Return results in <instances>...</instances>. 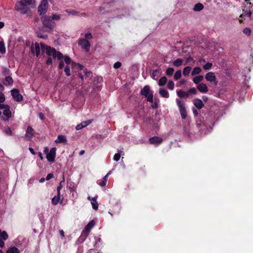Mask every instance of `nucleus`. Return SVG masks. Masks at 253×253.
<instances>
[{
	"label": "nucleus",
	"instance_id": "obj_8",
	"mask_svg": "<svg viewBox=\"0 0 253 253\" xmlns=\"http://www.w3.org/2000/svg\"><path fill=\"white\" fill-rule=\"evenodd\" d=\"M11 94L14 100L17 102H20L23 99L22 95L20 94L19 90L18 89H12L11 90Z\"/></svg>",
	"mask_w": 253,
	"mask_h": 253
},
{
	"label": "nucleus",
	"instance_id": "obj_35",
	"mask_svg": "<svg viewBox=\"0 0 253 253\" xmlns=\"http://www.w3.org/2000/svg\"><path fill=\"white\" fill-rule=\"evenodd\" d=\"M191 70V67L190 66L185 67L183 70V75L185 76H188Z\"/></svg>",
	"mask_w": 253,
	"mask_h": 253
},
{
	"label": "nucleus",
	"instance_id": "obj_20",
	"mask_svg": "<svg viewBox=\"0 0 253 253\" xmlns=\"http://www.w3.org/2000/svg\"><path fill=\"white\" fill-rule=\"evenodd\" d=\"M160 95L165 98H169V93L168 90L164 88H160L159 91Z\"/></svg>",
	"mask_w": 253,
	"mask_h": 253
},
{
	"label": "nucleus",
	"instance_id": "obj_63",
	"mask_svg": "<svg viewBox=\"0 0 253 253\" xmlns=\"http://www.w3.org/2000/svg\"><path fill=\"white\" fill-rule=\"evenodd\" d=\"M186 63H190V62H194V60L193 59V58L190 56H189L188 57H187L186 59Z\"/></svg>",
	"mask_w": 253,
	"mask_h": 253
},
{
	"label": "nucleus",
	"instance_id": "obj_27",
	"mask_svg": "<svg viewBox=\"0 0 253 253\" xmlns=\"http://www.w3.org/2000/svg\"><path fill=\"white\" fill-rule=\"evenodd\" d=\"M167 81H168V80H167V77H166L165 76L161 78L158 82L159 85L161 86H164L167 83Z\"/></svg>",
	"mask_w": 253,
	"mask_h": 253
},
{
	"label": "nucleus",
	"instance_id": "obj_30",
	"mask_svg": "<svg viewBox=\"0 0 253 253\" xmlns=\"http://www.w3.org/2000/svg\"><path fill=\"white\" fill-rule=\"evenodd\" d=\"M0 237L1 239L4 241L7 240L8 238V235L5 231H1L0 233Z\"/></svg>",
	"mask_w": 253,
	"mask_h": 253
},
{
	"label": "nucleus",
	"instance_id": "obj_55",
	"mask_svg": "<svg viewBox=\"0 0 253 253\" xmlns=\"http://www.w3.org/2000/svg\"><path fill=\"white\" fill-rule=\"evenodd\" d=\"M121 65H122V63L118 61V62H116V63H115V64H114L113 67L115 69H118L121 67Z\"/></svg>",
	"mask_w": 253,
	"mask_h": 253
},
{
	"label": "nucleus",
	"instance_id": "obj_7",
	"mask_svg": "<svg viewBox=\"0 0 253 253\" xmlns=\"http://www.w3.org/2000/svg\"><path fill=\"white\" fill-rule=\"evenodd\" d=\"M205 79L207 81L213 83L214 85H217V82L214 73L212 72H208L205 75Z\"/></svg>",
	"mask_w": 253,
	"mask_h": 253
},
{
	"label": "nucleus",
	"instance_id": "obj_45",
	"mask_svg": "<svg viewBox=\"0 0 253 253\" xmlns=\"http://www.w3.org/2000/svg\"><path fill=\"white\" fill-rule=\"evenodd\" d=\"M36 34L37 37L39 38L46 39L48 37L47 35L42 34L40 32H37Z\"/></svg>",
	"mask_w": 253,
	"mask_h": 253
},
{
	"label": "nucleus",
	"instance_id": "obj_18",
	"mask_svg": "<svg viewBox=\"0 0 253 253\" xmlns=\"http://www.w3.org/2000/svg\"><path fill=\"white\" fill-rule=\"evenodd\" d=\"M51 55L52 56V57L54 59L57 58V59L58 60H61L62 58H63V57H64L62 53L59 51H57L55 49L54 50H53V51Z\"/></svg>",
	"mask_w": 253,
	"mask_h": 253
},
{
	"label": "nucleus",
	"instance_id": "obj_12",
	"mask_svg": "<svg viewBox=\"0 0 253 253\" xmlns=\"http://www.w3.org/2000/svg\"><path fill=\"white\" fill-rule=\"evenodd\" d=\"M34 129L31 126H28L26 131L25 137L28 140H30L33 136H34Z\"/></svg>",
	"mask_w": 253,
	"mask_h": 253
},
{
	"label": "nucleus",
	"instance_id": "obj_56",
	"mask_svg": "<svg viewBox=\"0 0 253 253\" xmlns=\"http://www.w3.org/2000/svg\"><path fill=\"white\" fill-rule=\"evenodd\" d=\"M85 38L86 39H92V36L91 35V33L89 32H88L85 34Z\"/></svg>",
	"mask_w": 253,
	"mask_h": 253
},
{
	"label": "nucleus",
	"instance_id": "obj_59",
	"mask_svg": "<svg viewBox=\"0 0 253 253\" xmlns=\"http://www.w3.org/2000/svg\"><path fill=\"white\" fill-rule=\"evenodd\" d=\"M9 71H10V70H9L8 68H4L3 69V71H2V74H3V75L5 76V75H8V74H9Z\"/></svg>",
	"mask_w": 253,
	"mask_h": 253
},
{
	"label": "nucleus",
	"instance_id": "obj_37",
	"mask_svg": "<svg viewBox=\"0 0 253 253\" xmlns=\"http://www.w3.org/2000/svg\"><path fill=\"white\" fill-rule=\"evenodd\" d=\"M72 67L75 68L76 67H78L80 71L84 70V66L79 63H76L75 62H72Z\"/></svg>",
	"mask_w": 253,
	"mask_h": 253
},
{
	"label": "nucleus",
	"instance_id": "obj_54",
	"mask_svg": "<svg viewBox=\"0 0 253 253\" xmlns=\"http://www.w3.org/2000/svg\"><path fill=\"white\" fill-rule=\"evenodd\" d=\"M4 132L9 135H12V131L11 129L9 127H7L4 130Z\"/></svg>",
	"mask_w": 253,
	"mask_h": 253
},
{
	"label": "nucleus",
	"instance_id": "obj_60",
	"mask_svg": "<svg viewBox=\"0 0 253 253\" xmlns=\"http://www.w3.org/2000/svg\"><path fill=\"white\" fill-rule=\"evenodd\" d=\"M101 85H97L93 87V90L94 91H99L101 89Z\"/></svg>",
	"mask_w": 253,
	"mask_h": 253
},
{
	"label": "nucleus",
	"instance_id": "obj_16",
	"mask_svg": "<svg viewBox=\"0 0 253 253\" xmlns=\"http://www.w3.org/2000/svg\"><path fill=\"white\" fill-rule=\"evenodd\" d=\"M193 104L198 109H202L204 106L202 100L199 98L195 99L193 101Z\"/></svg>",
	"mask_w": 253,
	"mask_h": 253
},
{
	"label": "nucleus",
	"instance_id": "obj_28",
	"mask_svg": "<svg viewBox=\"0 0 253 253\" xmlns=\"http://www.w3.org/2000/svg\"><path fill=\"white\" fill-rule=\"evenodd\" d=\"M3 115L6 116L7 118H9L11 117V111L9 109V106L7 107L5 109H4L3 112Z\"/></svg>",
	"mask_w": 253,
	"mask_h": 253
},
{
	"label": "nucleus",
	"instance_id": "obj_23",
	"mask_svg": "<svg viewBox=\"0 0 253 253\" xmlns=\"http://www.w3.org/2000/svg\"><path fill=\"white\" fill-rule=\"evenodd\" d=\"M95 225V222L92 220L85 227V231L87 232H90L91 229Z\"/></svg>",
	"mask_w": 253,
	"mask_h": 253
},
{
	"label": "nucleus",
	"instance_id": "obj_50",
	"mask_svg": "<svg viewBox=\"0 0 253 253\" xmlns=\"http://www.w3.org/2000/svg\"><path fill=\"white\" fill-rule=\"evenodd\" d=\"M48 17H49L50 19L52 21H53V20H57L60 19V15H57V14H53L51 16H48Z\"/></svg>",
	"mask_w": 253,
	"mask_h": 253
},
{
	"label": "nucleus",
	"instance_id": "obj_40",
	"mask_svg": "<svg viewBox=\"0 0 253 253\" xmlns=\"http://www.w3.org/2000/svg\"><path fill=\"white\" fill-rule=\"evenodd\" d=\"M181 77V72L180 70H177L174 74V79L175 80H178Z\"/></svg>",
	"mask_w": 253,
	"mask_h": 253
},
{
	"label": "nucleus",
	"instance_id": "obj_13",
	"mask_svg": "<svg viewBox=\"0 0 253 253\" xmlns=\"http://www.w3.org/2000/svg\"><path fill=\"white\" fill-rule=\"evenodd\" d=\"M163 141V139L158 136H153L149 139V142L151 144L158 145L161 144Z\"/></svg>",
	"mask_w": 253,
	"mask_h": 253
},
{
	"label": "nucleus",
	"instance_id": "obj_58",
	"mask_svg": "<svg viewBox=\"0 0 253 253\" xmlns=\"http://www.w3.org/2000/svg\"><path fill=\"white\" fill-rule=\"evenodd\" d=\"M53 177H54V174L52 173H49L47 175V176L46 177V180H49Z\"/></svg>",
	"mask_w": 253,
	"mask_h": 253
},
{
	"label": "nucleus",
	"instance_id": "obj_6",
	"mask_svg": "<svg viewBox=\"0 0 253 253\" xmlns=\"http://www.w3.org/2000/svg\"><path fill=\"white\" fill-rule=\"evenodd\" d=\"M47 4V0H42L41 1L40 5L38 7V12L40 15H42L46 12Z\"/></svg>",
	"mask_w": 253,
	"mask_h": 253
},
{
	"label": "nucleus",
	"instance_id": "obj_32",
	"mask_svg": "<svg viewBox=\"0 0 253 253\" xmlns=\"http://www.w3.org/2000/svg\"><path fill=\"white\" fill-rule=\"evenodd\" d=\"M6 52L5 44L3 41L0 42V52L4 54Z\"/></svg>",
	"mask_w": 253,
	"mask_h": 253
},
{
	"label": "nucleus",
	"instance_id": "obj_26",
	"mask_svg": "<svg viewBox=\"0 0 253 253\" xmlns=\"http://www.w3.org/2000/svg\"><path fill=\"white\" fill-rule=\"evenodd\" d=\"M204 77L202 75H199L194 77L193 79V81L195 84H198L200 82L203 81Z\"/></svg>",
	"mask_w": 253,
	"mask_h": 253
},
{
	"label": "nucleus",
	"instance_id": "obj_34",
	"mask_svg": "<svg viewBox=\"0 0 253 253\" xmlns=\"http://www.w3.org/2000/svg\"><path fill=\"white\" fill-rule=\"evenodd\" d=\"M243 11H244V13L243 14H241L240 16V18H242L243 16H244V17L247 16V17H251V16L252 15V12H251V10H250V9L246 10H243Z\"/></svg>",
	"mask_w": 253,
	"mask_h": 253
},
{
	"label": "nucleus",
	"instance_id": "obj_17",
	"mask_svg": "<svg viewBox=\"0 0 253 253\" xmlns=\"http://www.w3.org/2000/svg\"><path fill=\"white\" fill-rule=\"evenodd\" d=\"M96 198V197L91 198L90 196L87 197L88 200L91 201L92 207L95 210H97L98 208V205L97 203Z\"/></svg>",
	"mask_w": 253,
	"mask_h": 253
},
{
	"label": "nucleus",
	"instance_id": "obj_4",
	"mask_svg": "<svg viewBox=\"0 0 253 253\" xmlns=\"http://www.w3.org/2000/svg\"><path fill=\"white\" fill-rule=\"evenodd\" d=\"M78 44L83 49H84L85 51L88 52L89 51L91 45L87 40L84 39H79L78 40Z\"/></svg>",
	"mask_w": 253,
	"mask_h": 253
},
{
	"label": "nucleus",
	"instance_id": "obj_31",
	"mask_svg": "<svg viewBox=\"0 0 253 253\" xmlns=\"http://www.w3.org/2000/svg\"><path fill=\"white\" fill-rule=\"evenodd\" d=\"M84 72L85 79H90L92 77V73L90 71L87 70L86 68L84 70Z\"/></svg>",
	"mask_w": 253,
	"mask_h": 253
},
{
	"label": "nucleus",
	"instance_id": "obj_53",
	"mask_svg": "<svg viewBox=\"0 0 253 253\" xmlns=\"http://www.w3.org/2000/svg\"><path fill=\"white\" fill-rule=\"evenodd\" d=\"M92 121L91 120H87L86 121L83 122L81 123L83 126V128L86 126L88 125H89L91 123Z\"/></svg>",
	"mask_w": 253,
	"mask_h": 253
},
{
	"label": "nucleus",
	"instance_id": "obj_25",
	"mask_svg": "<svg viewBox=\"0 0 253 253\" xmlns=\"http://www.w3.org/2000/svg\"><path fill=\"white\" fill-rule=\"evenodd\" d=\"M7 253H20L19 250L16 247L9 248L7 251Z\"/></svg>",
	"mask_w": 253,
	"mask_h": 253
},
{
	"label": "nucleus",
	"instance_id": "obj_33",
	"mask_svg": "<svg viewBox=\"0 0 253 253\" xmlns=\"http://www.w3.org/2000/svg\"><path fill=\"white\" fill-rule=\"evenodd\" d=\"M121 211V206L118 205L116 204L114 206V208L113 210L114 213L116 214H119Z\"/></svg>",
	"mask_w": 253,
	"mask_h": 253
},
{
	"label": "nucleus",
	"instance_id": "obj_48",
	"mask_svg": "<svg viewBox=\"0 0 253 253\" xmlns=\"http://www.w3.org/2000/svg\"><path fill=\"white\" fill-rule=\"evenodd\" d=\"M64 181H65V180H64V178H63V180H62V181H61L60 182V183H59V185L58 186V187H57V193H58L59 194H60V191H61V189H62V188H63V186H62V183L63 182H64Z\"/></svg>",
	"mask_w": 253,
	"mask_h": 253
},
{
	"label": "nucleus",
	"instance_id": "obj_47",
	"mask_svg": "<svg viewBox=\"0 0 253 253\" xmlns=\"http://www.w3.org/2000/svg\"><path fill=\"white\" fill-rule=\"evenodd\" d=\"M188 95H189V94H196L197 93V90L194 87H192V88H190L188 90Z\"/></svg>",
	"mask_w": 253,
	"mask_h": 253
},
{
	"label": "nucleus",
	"instance_id": "obj_52",
	"mask_svg": "<svg viewBox=\"0 0 253 253\" xmlns=\"http://www.w3.org/2000/svg\"><path fill=\"white\" fill-rule=\"evenodd\" d=\"M159 72V70H153L152 73L151 75V78L153 79H155V77L157 75Z\"/></svg>",
	"mask_w": 253,
	"mask_h": 253
},
{
	"label": "nucleus",
	"instance_id": "obj_24",
	"mask_svg": "<svg viewBox=\"0 0 253 253\" xmlns=\"http://www.w3.org/2000/svg\"><path fill=\"white\" fill-rule=\"evenodd\" d=\"M203 8H204L203 4L199 2V3H197L195 4V5L193 8V10L194 11H200L202 10H203Z\"/></svg>",
	"mask_w": 253,
	"mask_h": 253
},
{
	"label": "nucleus",
	"instance_id": "obj_14",
	"mask_svg": "<svg viewBox=\"0 0 253 253\" xmlns=\"http://www.w3.org/2000/svg\"><path fill=\"white\" fill-rule=\"evenodd\" d=\"M33 0H21L16 2V4L19 5L20 6L28 7V5L32 4Z\"/></svg>",
	"mask_w": 253,
	"mask_h": 253
},
{
	"label": "nucleus",
	"instance_id": "obj_10",
	"mask_svg": "<svg viewBox=\"0 0 253 253\" xmlns=\"http://www.w3.org/2000/svg\"><path fill=\"white\" fill-rule=\"evenodd\" d=\"M40 44L41 46L42 51H43V52H45L46 53V55L48 56L51 55V54L53 51V50L55 49L54 48H52L49 46L44 45V44H43L42 43H41Z\"/></svg>",
	"mask_w": 253,
	"mask_h": 253
},
{
	"label": "nucleus",
	"instance_id": "obj_44",
	"mask_svg": "<svg viewBox=\"0 0 253 253\" xmlns=\"http://www.w3.org/2000/svg\"><path fill=\"white\" fill-rule=\"evenodd\" d=\"M64 72L65 73V74L67 76H70L71 75V71L70 67L69 65H66L65 69H64Z\"/></svg>",
	"mask_w": 253,
	"mask_h": 253
},
{
	"label": "nucleus",
	"instance_id": "obj_29",
	"mask_svg": "<svg viewBox=\"0 0 253 253\" xmlns=\"http://www.w3.org/2000/svg\"><path fill=\"white\" fill-rule=\"evenodd\" d=\"M183 62V60L181 58H178L173 62V65L175 67H178L180 66Z\"/></svg>",
	"mask_w": 253,
	"mask_h": 253
},
{
	"label": "nucleus",
	"instance_id": "obj_1",
	"mask_svg": "<svg viewBox=\"0 0 253 253\" xmlns=\"http://www.w3.org/2000/svg\"><path fill=\"white\" fill-rule=\"evenodd\" d=\"M43 27L42 28H46L45 32H49L53 30L55 27L56 24L55 22L50 19V18L47 16H43L41 18Z\"/></svg>",
	"mask_w": 253,
	"mask_h": 253
},
{
	"label": "nucleus",
	"instance_id": "obj_2",
	"mask_svg": "<svg viewBox=\"0 0 253 253\" xmlns=\"http://www.w3.org/2000/svg\"><path fill=\"white\" fill-rule=\"evenodd\" d=\"M140 94L142 96L147 98V101L151 103L153 102V91L151 90L149 85H145L143 88L141 89Z\"/></svg>",
	"mask_w": 253,
	"mask_h": 253
},
{
	"label": "nucleus",
	"instance_id": "obj_36",
	"mask_svg": "<svg viewBox=\"0 0 253 253\" xmlns=\"http://www.w3.org/2000/svg\"><path fill=\"white\" fill-rule=\"evenodd\" d=\"M202 70L200 68V67H195L192 72V73H191V75L192 76H195L196 75H198L199 74V73H200V72H201Z\"/></svg>",
	"mask_w": 253,
	"mask_h": 253
},
{
	"label": "nucleus",
	"instance_id": "obj_22",
	"mask_svg": "<svg viewBox=\"0 0 253 253\" xmlns=\"http://www.w3.org/2000/svg\"><path fill=\"white\" fill-rule=\"evenodd\" d=\"M60 194H59L57 193V195L53 197L51 199V203L53 205H57L60 201Z\"/></svg>",
	"mask_w": 253,
	"mask_h": 253
},
{
	"label": "nucleus",
	"instance_id": "obj_3",
	"mask_svg": "<svg viewBox=\"0 0 253 253\" xmlns=\"http://www.w3.org/2000/svg\"><path fill=\"white\" fill-rule=\"evenodd\" d=\"M177 106L182 119H185L187 117V111L185 107V103L178 99H176Z\"/></svg>",
	"mask_w": 253,
	"mask_h": 253
},
{
	"label": "nucleus",
	"instance_id": "obj_51",
	"mask_svg": "<svg viewBox=\"0 0 253 253\" xmlns=\"http://www.w3.org/2000/svg\"><path fill=\"white\" fill-rule=\"evenodd\" d=\"M121 158V154L120 153H116L114 155L113 159L114 161L117 162Z\"/></svg>",
	"mask_w": 253,
	"mask_h": 253
},
{
	"label": "nucleus",
	"instance_id": "obj_15",
	"mask_svg": "<svg viewBox=\"0 0 253 253\" xmlns=\"http://www.w3.org/2000/svg\"><path fill=\"white\" fill-rule=\"evenodd\" d=\"M197 88L198 90L202 93H207L208 91V88L207 85L204 83H201L198 84Z\"/></svg>",
	"mask_w": 253,
	"mask_h": 253
},
{
	"label": "nucleus",
	"instance_id": "obj_19",
	"mask_svg": "<svg viewBox=\"0 0 253 253\" xmlns=\"http://www.w3.org/2000/svg\"><path fill=\"white\" fill-rule=\"evenodd\" d=\"M176 93L177 96L181 98H187L189 96L188 91L185 92L181 89L177 90Z\"/></svg>",
	"mask_w": 253,
	"mask_h": 253
},
{
	"label": "nucleus",
	"instance_id": "obj_5",
	"mask_svg": "<svg viewBox=\"0 0 253 253\" xmlns=\"http://www.w3.org/2000/svg\"><path fill=\"white\" fill-rule=\"evenodd\" d=\"M206 120L203 123L205 126H211L213 125L214 123V116L213 113L209 112L208 114L205 115Z\"/></svg>",
	"mask_w": 253,
	"mask_h": 253
},
{
	"label": "nucleus",
	"instance_id": "obj_38",
	"mask_svg": "<svg viewBox=\"0 0 253 253\" xmlns=\"http://www.w3.org/2000/svg\"><path fill=\"white\" fill-rule=\"evenodd\" d=\"M35 50L36 52V55L37 57H38L40 54L41 48L38 43H36L35 46Z\"/></svg>",
	"mask_w": 253,
	"mask_h": 253
},
{
	"label": "nucleus",
	"instance_id": "obj_49",
	"mask_svg": "<svg viewBox=\"0 0 253 253\" xmlns=\"http://www.w3.org/2000/svg\"><path fill=\"white\" fill-rule=\"evenodd\" d=\"M64 61L65 63L67 64V65H69L71 63V59L68 56H64Z\"/></svg>",
	"mask_w": 253,
	"mask_h": 253
},
{
	"label": "nucleus",
	"instance_id": "obj_39",
	"mask_svg": "<svg viewBox=\"0 0 253 253\" xmlns=\"http://www.w3.org/2000/svg\"><path fill=\"white\" fill-rule=\"evenodd\" d=\"M5 81L9 85H12L13 80L11 76H8L5 78Z\"/></svg>",
	"mask_w": 253,
	"mask_h": 253
},
{
	"label": "nucleus",
	"instance_id": "obj_57",
	"mask_svg": "<svg viewBox=\"0 0 253 253\" xmlns=\"http://www.w3.org/2000/svg\"><path fill=\"white\" fill-rule=\"evenodd\" d=\"M5 98L4 95L0 92V102L2 103L5 101Z\"/></svg>",
	"mask_w": 253,
	"mask_h": 253
},
{
	"label": "nucleus",
	"instance_id": "obj_46",
	"mask_svg": "<svg viewBox=\"0 0 253 253\" xmlns=\"http://www.w3.org/2000/svg\"><path fill=\"white\" fill-rule=\"evenodd\" d=\"M212 66V63L209 62L204 65L203 68L205 70H208L211 69Z\"/></svg>",
	"mask_w": 253,
	"mask_h": 253
},
{
	"label": "nucleus",
	"instance_id": "obj_62",
	"mask_svg": "<svg viewBox=\"0 0 253 253\" xmlns=\"http://www.w3.org/2000/svg\"><path fill=\"white\" fill-rule=\"evenodd\" d=\"M46 64L47 65H51L52 64V59L51 57H48L46 61Z\"/></svg>",
	"mask_w": 253,
	"mask_h": 253
},
{
	"label": "nucleus",
	"instance_id": "obj_61",
	"mask_svg": "<svg viewBox=\"0 0 253 253\" xmlns=\"http://www.w3.org/2000/svg\"><path fill=\"white\" fill-rule=\"evenodd\" d=\"M106 183L107 181H104V180L102 179L101 181L98 183V184L101 187H104L105 186H106Z\"/></svg>",
	"mask_w": 253,
	"mask_h": 253
},
{
	"label": "nucleus",
	"instance_id": "obj_11",
	"mask_svg": "<svg viewBox=\"0 0 253 253\" xmlns=\"http://www.w3.org/2000/svg\"><path fill=\"white\" fill-rule=\"evenodd\" d=\"M15 9L22 14H28L31 11V9L29 7L20 6L17 4H15Z\"/></svg>",
	"mask_w": 253,
	"mask_h": 253
},
{
	"label": "nucleus",
	"instance_id": "obj_41",
	"mask_svg": "<svg viewBox=\"0 0 253 253\" xmlns=\"http://www.w3.org/2000/svg\"><path fill=\"white\" fill-rule=\"evenodd\" d=\"M174 87V82L172 80H169L167 84V87L170 90H173Z\"/></svg>",
	"mask_w": 253,
	"mask_h": 253
},
{
	"label": "nucleus",
	"instance_id": "obj_64",
	"mask_svg": "<svg viewBox=\"0 0 253 253\" xmlns=\"http://www.w3.org/2000/svg\"><path fill=\"white\" fill-rule=\"evenodd\" d=\"M87 253H99V252H95L94 249H89L87 251Z\"/></svg>",
	"mask_w": 253,
	"mask_h": 253
},
{
	"label": "nucleus",
	"instance_id": "obj_42",
	"mask_svg": "<svg viewBox=\"0 0 253 253\" xmlns=\"http://www.w3.org/2000/svg\"><path fill=\"white\" fill-rule=\"evenodd\" d=\"M243 32L247 36H250L252 33V30L249 28H245L243 29Z\"/></svg>",
	"mask_w": 253,
	"mask_h": 253
},
{
	"label": "nucleus",
	"instance_id": "obj_9",
	"mask_svg": "<svg viewBox=\"0 0 253 253\" xmlns=\"http://www.w3.org/2000/svg\"><path fill=\"white\" fill-rule=\"evenodd\" d=\"M56 148L55 147H53L50 149L49 152L47 153L46 158L49 162H54L56 157Z\"/></svg>",
	"mask_w": 253,
	"mask_h": 253
},
{
	"label": "nucleus",
	"instance_id": "obj_21",
	"mask_svg": "<svg viewBox=\"0 0 253 253\" xmlns=\"http://www.w3.org/2000/svg\"><path fill=\"white\" fill-rule=\"evenodd\" d=\"M56 143H66L67 142L66 137L63 135H59L57 139L55 141Z\"/></svg>",
	"mask_w": 253,
	"mask_h": 253
},
{
	"label": "nucleus",
	"instance_id": "obj_43",
	"mask_svg": "<svg viewBox=\"0 0 253 253\" xmlns=\"http://www.w3.org/2000/svg\"><path fill=\"white\" fill-rule=\"evenodd\" d=\"M173 72H174V69L173 68H171V67H169V68H168L166 71V74L167 76H171L172 75V74H173Z\"/></svg>",
	"mask_w": 253,
	"mask_h": 253
}]
</instances>
